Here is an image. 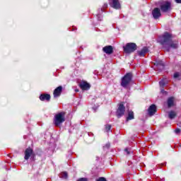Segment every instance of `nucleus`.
I'll return each mask as SVG.
<instances>
[{"label": "nucleus", "instance_id": "obj_3", "mask_svg": "<svg viewBox=\"0 0 181 181\" xmlns=\"http://www.w3.org/2000/svg\"><path fill=\"white\" fill-rule=\"evenodd\" d=\"M136 49H138L136 44L133 42H129L124 47H123L124 53H127V54H129L130 53H134V52H135Z\"/></svg>", "mask_w": 181, "mask_h": 181}, {"label": "nucleus", "instance_id": "obj_19", "mask_svg": "<svg viewBox=\"0 0 181 181\" xmlns=\"http://www.w3.org/2000/svg\"><path fill=\"white\" fill-rule=\"evenodd\" d=\"M174 78H177V80H180L181 79V74L179 72H175L174 74Z\"/></svg>", "mask_w": 181, "mask_h": 181}, {"label": "nucleus", "instance_id": "obj_10", "mask_svg": "<svg viewBox=\"0 0 181 181\" xmlns=\"http://www.w3.org/2000/svg\"><path fill=\"white\" fill-rule=\"evenodd\" d=\"M62 91H63V87L62 86H58L57 88L54 89L53 92V95L55 98L57 97H60L62 95Z\"/></svg>", "mask_w": 181, "mask_h": 181}, {"label": "nucleus", "instance_id": "obj_21", "mask_svg": "<svg viewBox=\"0 0 181 181\" xmlns=\"http://www.w3.org/2000/svg\"><path fill=\"white\" fill-rule=\"evenodd\" d=\"M111 131V124H106L105 125V132H110Z\"/></svg>", "mask_w": 181, "mask_h": 181}, {"label": "nucleus", "instance_id": "obj_23", "mask_svg": "<svg viewBox=\"0 0 181 181\" xmlns=\"http://www.w3.org/2000/svg\"><path fill=\"white\" fill-rule=\"evenodd\" d=\"M96 181H107V179H105V177H99L96 180Z\"/></svg>", "mask_w": 181, "mask_h": 181}, {"label": "nucleus", "instance_id": "obj_13", "mask_svg": "<svg viewBox=\"0 0 181 181\" xmlns=\"http://www.w3.org/2000/svg\"><path fill=\"white\" fill-rule=\"evenodd\" d=\"M50 95L47 93H43L40 95V100L41 101H50Z\"/></svg>", "mask_w": 181, "mask_h": 181}, {"label": "nucleus", "instance_id": "obj_28", "mask_svg": "<svg viewBox=\"0 0 181 181\" xmlns=\"http://www.w3.org/2000/svg\"><path fill=\"white\" fill-rule=\"evenodd\" d=\"M175 2H177V4H181V0H175Z\"/></svg>", "mask_w": 181, "mask_h": 181}, {"label": "nucleus", "instance_id": "obj_18", "mask_svg": "<svg viewBox=\"0 0 181 181\" xmlns=\"http://www.w3.org/2000/svg\"><path fill=\"white\" fill-rule=\"evenodd\" d=\"M168 117L170 119H173L175 117H176V112L175 111H170L168 114Z\"/></svg>", "mask_w": 181, "mask_h": 181}, {"label": "nucleus", "instance_id": "obj_14", "mask_svg": "<svg viewBox=\"0 0 181 181\" xmlns=\"http://www.w3.org/2000/svg\"><path fill=\"white\" fill-rule=\"evenodd\" d=\"M148 52L149 49H148V47H144L141 51L138 52V54L140 57H144Z\"/></svg>", "mask_w": 181, "mask_h": 181}, {"label": "nucleus", "instance_id": "obj_16", "mask_svg": "<svg viewBox=\"0 0 181 181\" xmlns=\"http://www.w3.org/2000/svg\"><path fill=\"white\" fill-rule=\"evenodd\" d=\"M168 107L170 108V107H173L175 105V98L170 97L168 99L167 101Z\"/></svg>", "mask_w": 181, "mask_h": 181}, {"label": "nucleus", "instance_id": "obj_27", "mask_svg": "<svg viewBox=\"0 0 181 181\" xmlns=\"http://www.w3.org/2000/svg\"><path fill=\"white\" fill-rule=\"evenodd\" d=\"M175 134H180V129H176L175 130Z\"/></svg>", "mask_w": 181, "mask_h": 181}, {"label": "nucleus", "instance_id": "obj_30", "mask_svg": "<svg viewBox=\"0 0 181 181\" xmlns=\"http://www.w3.org/2000/svg\"><path fill=\"white\" fill-rule=\"evenodd\" d=\"M76 91H78V90H76Z\"/></svg>", "mask_w": 181, "mask_h": 181}, {"label": "nucleus", "instance_id": "obj_2", "mask_svg": "<svg viewBox=\"0 0 181 181\" xmlns=\"http://www.w3.org/2000/svg\"><path fill=\"white\" fill-rule=\"evenodd\" d=\"M65 115H66V112H62L57 114L54 116V123L56 127H59V126L62 125V124H63V122H64V121H66V119L64 117Z\"/></svg>", "mask_w": 181, "mask_h": 181}, {"label": "nucleus", "instance_id": "obj_9", "mask_svg": "<svg viewBox=\"0 0 181 181\" xmlns=\"http://www.w3.org/2000/svg\"><path fill=\"white\" fill-rule=\"evenodd\" d=\"M79 87H80V88H81V90H90V87H91V86L87 81H82L79 83Z\"/></svg>", "mask_w": 181, "mask_h": 181}, {"label": "nucleus", "instance_id": "obj_8", "mask_svg": "<svg viewBox=\"0 0 181 181\" xmlns=\"http://www.w3.org/2000/svg\"><path fill=\"white\" fill-rule=\"evenodd\" d=\"M30 156H35V153H33V148L28 147L25 151L24 159L28 160Z\"/></svg>", "mask_w": 181, "mask_h": 181}, {"label": "nucleus", "instance_id": "obj_17", "mask_svg": "<svg viewBox=\"0 0 181 181\" xmlns=\"http://www.w3.org/2000/svg\"><path fill=\"white\" fill-rule=\"evenodd\" d=\"M131 119H134V112L129 111L128 117L127 118V121H130Z\"/></svg>", "mask_w": 181, "mask_h": 181}, {"label": "nucleus", "instance_id": "obj_29", "mask_svg": "<svg viewBox=\"0 0 181 181\" xmlns=\"http://www.w3.org/2000/svg\"><path fill=\"white\" fill-rule=\"evenodd\" d=\"M126 152H127V153H129V152H128V149H125Z\"/></svg>", "mask_w": 181, "mask_h": 181}, {"label": "nucleus", "instance_id": "obj_7", "mask_svg": "<svg viewBox=\"0 0 181 181\" xmlns=\"http://www.w3.org/2000/svg\"><path fill=\"white\" fill-rule=\"evenodd\" d=\"M109 5L114 9H121V4L119 0H109Z\"/></svg>", "mask_w": 181, "mask_h": 181}, {"label": "nucleus", "instance_id": "obj_6", "mask_svg": "<svg viewBox=\"0 0 181 181\" xmlns=\"http://www.w3.org/2000/svg\"><path fill=\"white\" fill-rule=\"evenodd\" d=\"M170 2L163 1V3H161L160 8L162 12H168V11H170Z\"/></svg>", "mask_w": 181, "mask_h": 181}, {"label": "nucleus", "instance_id": "obj_15", "mask_svg": "<svg viewBox=\"0 0 181 181\" xmlns=\"http://www.w3.org/2000/svg\"><path fill=\"white\" fill-rule=\"evenodd\" d=\"M156 112V105H151L148 108V114L150 116L154 115Z\"/></svg>", "mask_w": 181, "mask_h": 181}, {"label": "nucleus", "instance_id": "obj_11", "mask_svg": "<svg viewBox=\"0 0 181 181\" xmlns=\"http://www.w3.org/2000/svg\"><path fill=\"white\" fill-rule=\"evenodd\" d=\"M103 51L106 54H112L114 53V48L111 45H107L103 48Z\"/></svg>", "mask_w": 181, "mask_h": 181}, {"label": "nucleus", "instance_id": "obj_20", "mask_svg": "<svg viewBox=\"0 0 181 181\" xmlns=\"http://www.w3.org/2000/svg\"><path fill=\"white\" fill-rule=\"evenodd\" d=\"M59 177H62L63 179H67V173H61L59 175Z\"/></svg>", "mask_w": 181, "mask_h": 181}, {"label": "nucleus", "instance_id": "obj_1", "mask_svg": "<svg viewBox=\"0 0 181 181\" xmlns=\"http://www.w3.org/2000/svg\"><path fill=\"white\" fill-rule=\"evenodd\" d=\"M158 42L167 49H177V42L172 40V35L168 33H165L163 35L158 37Z\"/></svg>", "mask_w": 181, "mask_h": 181}, {"label": "nucleus", "instance_id": "obj_26", "mask_svg": "<svg viewBox=\"0 0 181 181\" xmlns=\"http://www.w3.org/2000/svg\"><path fill=\"white\" fill-rule=\"evenodd\" d=\"M70 30H72V31L77 30V27H76V26H72V28H71Z\"/></svg>", "mask_w": 181, "mask_h": 181}, {"label": "nucleus", "instance_id": "obj_5", "mask_svg": "<svg viewBox=\"0 0 181 181\" xmlns=\"http://www.w3.org/2000/svg\"><path fill=\"white\" fill-rule=\"evenodd\" d=\"M125 112V106H124V102H122L119 104L117 110L116 112V115L118 118L122 117Z\"/></svg>", "mask_w": 181, "mask_h": 181}, {"label": "nucleus", "instance_id": "obj_25", "mask_svg": "<svg viewBox=\"0 0 181 181\" xmlns=\"http://www.w3.org/2000/svg\"><path fill=\"white\" fill-rule=\"evenodd\" d=\"M77 181H88L87 178H80Z\"/></svg>", "mask_w": 181, "mask_h": 181}, {"label": "nucleus", "instance_id": "obj_24", "mask_svg": "<svg viewBox=\"0 0 181 181\" xmlns=\"http://www.w3.org/2000/svg\"><path fill=\"white\" fill-rule=\"evenodd\" d=\"M159 84H160V86L161 87H163V86H165V83H164L163 81H160L159 82Z\"/></svg>", "mask_w": 181, "mask_h": 181}, {"label": "nucleus", "instance_id": "obj_4", "mask_svg": "<svg viewBox=\"0 0 181 181\" xmlns=\"http://www.w3.org/2000/svg\"><path fill=\"white\" fill-rule=\"evenodd\" d=\"M132 80V74L128 73L122 78L121 86L127 88Z\"/></svg>", "mask_w": 181, "mask_h": 181}, {"label": "nucleus", "instance_id": "obj_22", "mask_svg": "<svg viewBox=\"0 0 181 181\" xmlns=\"http://www.w3.org/2000/svg\"><path fill=\"white\" fill-rule=\"evenodd\" d=\"M107 8H108V4H103V6L102 7L101 11H103V12H104V11H105V9H107Z\"/></svg>", "mask_w": 181, "mask_h": 181}, {"label": "nucleus", "instance_id": "obj_12", "mask_svg": "<svg viewBox=\"0 0 181 181\" xmlns=\"http://www.w3.org/2000/svg\"><path fill=\"white\" fill-rule=\"evenodd\" d=\"M152 15L155 19L160 18V9H159L158 8H155L152 11Z\"/></svg>", "mask_w": 181, "mask_h": 181}]
</instances>
